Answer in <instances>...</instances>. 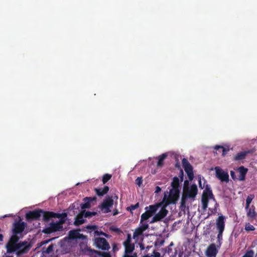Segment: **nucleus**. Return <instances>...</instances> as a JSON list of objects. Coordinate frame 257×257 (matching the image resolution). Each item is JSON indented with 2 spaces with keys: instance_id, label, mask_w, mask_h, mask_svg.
Wrapping results in <instances>:
<instances>
[{
  "instance_id": "obj_37",
  "label": "nucleus",
  "mask_w": 257,
  "mask_h": 257,
  "mask_svg": "<svg viewBox=\"0 0 257 257\" xmlns=\"http://www.w3.org/2000/svg\"><path fill=\"white\" fill-rule=\"evenodd\" d=\"M132 241V236L131 234L130 233H128L127 234V238L123 242V244L124 245H127V244H132L131 243Z\"/></svg>"
},
{
  "instance_id": "obj_29",
  "label": "nucleus",
  "mask_w": 257,
  "mask_h": 257,
  "mask_svg": "<svg viewBox=\"0 0 257 257\" xmlns=\"http://www.w3.org/2000/svg\"><path fill=\"white\" fill-rule=\"evenodd\" d=\"M254 246L251 245V246L246 251L242 257H253L254 255V252L252 249H251V247H253Z\"/></svg>"
},
{
  "instance_id": "obj_51",
  "label": "nucleus",
  "mask_w": 257,
  "mask_h": 257,
  "mask_svg": "<svg viewBox=\"0 0 257 257\" xmlns=\"http://www.w3.org/2000/svg\"><path fill=\"white\" fill-rule=\"evenodd\" d=\"M164 240L162 239V240H161L159 242L158 244H159V245H160V246H162V245H163L164 244Z\"/></svg>"
},
{
  "instance_id": "obj_39",
  "label": "nucleus",
  "mask_w": 257,
  "mask_h": 257,
  "mask_svg": "<svg viewBox=\"0 0 257 257\" xmlns=\"http://www.w3.org/2000/svg\"><path fill=\"white\" fill-rule=\"evenodd\" d=\"M139 206V203L138 202L135 205H131L130 206L127 207L126 208V210L128 211H132V210H135L136 209L138 208Z\"/></svg>"
},
{
  "instance_id": "obj_44",
  "label": "nucleus",
  "mask_w": 257,
  "mask_h": 257,
  "mask_svg": "<svg viewBox=\"0 0 257 257\" xmlns=\"http://www.w3.org/2000/svg\"><path fill=\"white\" fill-rule=\"evenodd\" d=\"M230 176H231V178L233 180H237V178L238 177H237L236 176L235 173V172L233 171H231L230 172Z\"/></svg>"
},
{
  "instance_id": "obj_34",
  "label": "nucleus",
  "mask_w": 257,
  "mask_h": 257,
  "mask_svg": "<svg viewBox=\"0 0 257 257\" xmlns=\"http://www.w3.org/2000/svg\"><path fill=\"white\" fill-rule=\"evenodd\" d=\"M201 202H202V208L204 209H205L207 207V206H208V198H205V197H202Z\"/></svg>"
},
{
  "instance_id": "obj_23",
  "label": "nucleus",
  "mask_w": 257,
  "mask_h": 257,
  "mask_svg": "<svg viewBox=\"0 0 257 257\" xmlns=\"http://www.w3.org/2000/svg\"><path fill=\"white\" fill-rule=\"evenodd\" d=\"M168 213V211L166 209L165 206L162 207L160 211L157 213L155 216L159 221L165 217Z\"/></svg>"
},
{
  "instance_id": "obj_47",
  "label": "nucleus",
  "mask_w": 257,
  "mask_h": 257,
  "mask_svg": "<svg viewBox=\"0 0 257 257\" xmlns=\"http://www.w3.org/2000/svg\"><path fill=\"white\" fill-rule=\"evenodd\" d=\"M142 178H139L138 177L137 179H136V183L139 185V186H140V185L142 184Z\"/></svg>"
},
{
  "instance_id": "obj_10",
  "label": "nucleus",
  "mask_w": 257,
  "mask_h": 257,
  "mask_svg": "<svg viewBox=\"0 0 257 257\" xmlns=\"http://www.w3.org/2000/svg\"><path fill=\"white\" fill-rule=\"evenodd\" d=\"M216 177L222 182H228L229 175L227 172H225L223 170L219 167L215 168Z\"/></svg>"
},
{
  "instance_id": "obj_40",
  "label": "nucleus",
  "mask_w": 257,
  "mask_h": 257,
  "mask_svg": "<svg viewBox=\"0 0 257 257\" xmlns=\"http://www.w3.org/2000/svg\"><path fill=\"white\" fill-rule=\"evenodd\" d=\"M198 182H199V186L201 189H203L205 187V184L206 183V180L204 179V178H203V179L204 181V184H202L201 182V177L200 175H199L198 176Z\"/></svg>"
},
{
  "instance_id": "obj_2",
  "label": "nucleus",
  "mask_w": 257,
  "mask_h": 257,
  "mask_svg": "<svg viewBox=\"0 0 257 257\" xmlns=\"http://www.w3.org/2000/svg\"><path fill=\"white\" fill-rule=\"evenodd\" d=\"M171 186L172 189L170 190L169 195V202L167 204L176 203L179 198L180 193V181L177 177H174L173 178Z\"/></svg>"
},
{
  "instance_id": "obj_12",
  "label": "nucleus",
  "mask_w": 257,
  "mask_h": 257,
  "mask_svg": "<svg viewBox=\"0 0 257 257\" xmlns=\"http://www.w3.org/2000/svg\"><path fill=\"white\" fill-rule=\"evenodd\" d=\"M85 252L88 255L93 256V253H95L99 256L102 257H111L110 252H102L91 248L90 247H86L84 248Z\"/></svg>"
},
{
  "instance_id": "obj_3",
  "label": "nucleus",
  "mask_w": 257,
  "mask_h": 257,
  "mask_svg": "<svg viewBox=\"0 0 257 257\" xmlns=\"http://www.w3.org/2000/svg\"><path fill=\"white\" fill-rule=\"evenodd\" d=\"M197 187L195 184L191 185L190 187L183 189L180 207L185 208L187 199L190 198L194 200L197 194Z\"/></svg>"
},
{
  "instance_id": "obj_58",
  "label": "nucleus",
  "mask_w": 257,
  "mask_h": 257,
  "mask_svg": "<svg viewBox=\"0 0 257 257\" xmlns=\"http://www.w3.org/2000/svg\"><path fill=\"white\" fill-rule=\"evenodd\" d=\"M102 235H104L106 237H108V235L107 234H106V233H104L103 232V234Z\"/></svg>"
},
{
  "instance_id": "obj_35",
  "label": "nucleus",
  "mask_w": 257,
  "mask_h": 257,
  "mask_svg": "<svg viewBox=\"0 0 257 257\" xmlns=\"http://www.w3.org/2000/svg\"><path fill=\"white\" fill-rule=\"evenodd\" d=\"M84 219H83L82 216L78 217L75 220V221L74 222V224L76 225H79L83 224L84 223Z\"/></svg>"
},
{
  "instance_id": "obj_42",
  "label": "nucleus",
  "mask_w": 257,
  "mask_h": 257,
  "mask_svg": "<svg viewBox=\"0 0 257 257\" xmlns=\"http://www.w3.org/2000/svg\"><path fill=\"white\" fill-rule=\"evenodd\" d=\"M218 233L217 235V239L219 245H221V240L222 239L223 232V231H218Z\"/></svg>"
},
{
  "instance_id": "obj_50",
  "label": "nucleus",
  "mask_w": 257,
  "mask_h": 257,
  "mask_svg": "<svg viewBox=\"0 0 257 257\" xmlns=\"http://www.w3.org/2000/svg\"><path fill=\"white\" fill-rule=\"evenodd\" d=\"M161 191V188L160 187H159V186H157L156 188L155 192L156 193H159Z\"/></svg>"
},
{
  "instance_id": "obj_48",
  "label": "nucleus",
  "mask_w": 257,
  "mask_h": 257,
  "mask_svg": "<svg viewBox=\"0 0 257 257\" xmlns=\"http://www.w3.org/2000/svg\"><path fill=\"white\" fill-rule=\"evenodd\" d=\"M159 220H158V219L157 218V217H156V216L155 215L153 218L152 219V220H151V221L150 222V223H153L155 222H157V221H158Z\"/></svg>"
},
{
  "instance_id": "obj_4",
  "label": "nucleus",
  "mask_w": 257,
  "mask_h": 257,
  "mask_svg": "<svg viewBox=\"0 0 257 257\" xmlns=\"http://www.w3.org/2000/svg\"><path fill=\"white\" fill-rule=\"evenodd\" d=\"M65 219L60 218V222L50 223V226L43 229L42 232L46 234H50L52 232L62 230L63 229L62 223L65 222Z\"/></svg>"
},
{
  "instance_id": "obj_61",
  "label": "nucleus",
  "mask_w": 257,
  "mask_h": 257,
  "mask_svg": "<svg viewBox=\"0 0 257 257\" xmlns=\"http://www.w3.org/2000/svg\"><path fill=\"white\" fill-rule=\"evenodd\" d=\"M114 197H115L116 199H117V198H118L117 196H115Z\"/></svg>"
},
{
  "instance_id": "obj_43",
  "label": "nucleus",
  "mask_w": 257,
  "mask_h": 257,
  "mask_svg": "<svg viewBox=\"0 0 257 257\" xmlns=\"http://www.w3.org/2000/svg\"><path fill=\"white\" fill-rule=\"evenodd\" d=\"M110 228L111 230L115 232L120 233L121 232V230L119 228L114 226H111Z\"/></svg>"
},
{
  "instance_id": "obj_27",
  "label": "nucleus",
  "mask_w": 257,
  "mask_h": 257,
  "mask_svg": "<svg viewBox=\"0 0 257 257\" xmlns=\"http://www.w3.org/2000/svg\"><path fill=\"white\" fill-rule=\"evenodd\" d=\"M214 149L218 151L219 153H222V155L224 156L227 152L229 151L228 149L225 148L223 146L216 145L214 147Z\"/></svg>"
},
{
  "instance_id": "obj_59",
  "label": "nucleus",
  "mask_w": 257,
  "mask_h": 257,
  "mask_svg": "<svg viewBox=\"0 0 257 257\" xmlns=\"http://www.w3.org/2000/svg\"><path fill=\"white\" fill-rule=\"evenodd\" d=\"M143 257H150V256L149 254H147V255L144 256Z\"/></svg>"
},
{
  "instance_id": "obj_38",
  "label": "nucleus",
  "mask_w": 257,
  "mask_h": 257,
  "mask_svg": "<svg viewBox=\"0 0 257 257\" xmlns=\"http://www.w3.org/2000/svg\"><path fill=\"white\" fill-rule=\"evenodd\" d=\"M97 213L96 212H91V211H86L84 213V217H91L93 216H95Z\"/></svg>"
},
{
  "instance_id": "obj_45",
  "label": "nucleus",
  "mask_w": 257,
  "mask_h": 257,
  "mask_svg": "<svg viewBox=\"0 0 257 257\" xmlns=\"http://www.w3.org/2000/svg\"><path fill=\"white\" fill-rule=\"evenodd\" d=\"M189 181L187 180H185L184 183L183 189H185L188 187H190V186H189Z\"/></svg>"
},
{
  "instance_id": "obj_52",
  "label": "nucleus",
  "mask_w": 257,
  "mask_h": 257,
  "mask_svg": "<svg viewBox=\"0 0 257 257\" xmlns=\"http://www.w3.org/2000/svg\"><path fill=\"white\" fill-rule=\"evenodd\" d=\"M53 239H54V238H51V239H49L47 240H45V241H43V243H44V244L47 243H48L49 241H50L52 240Z\"/></svg>"
},
{
  "instance_id": "obj_36",
  "label": "nucleus",
  "mask_w": 257,
  "mask_h": 257,
  "mask_svg": "<svg viewBox=\"0 0 257 257\" xmlns=\"http://www.w3.org/2000/svg\"><path fill=\"white\" fill-rule=\"evenodd\" d=\"M245 230L246 231H253L255 230V227L249 223L245 224Z\"/></svg>"
},
{
  "instance_id": "obj_55",
  "label": "nucleus",
  "mask_w": 257,
  "mask_h": 257,
  "mask_svg": "<svg viewBox=\"0 0 257 257\" xmlns=\"http://www.w3.org/2000/svg\"><path fill=\"white\" fill-rule=\"evenodd\" d=\"M181 174L180 177H181V181H182L183 179V172L182 170H181Z\"/></svg>"
},
{
  "instance_id": "obj_32",
  "label": "nucleus",
  "mask_w": 257,
  "mask_h": 257,
  "mask_svg": "<svg viewBox=\"0 0 257 257\" xmlns=\"http://www.w3.org/2000/svg\"><path fill=\"white\" fill-rule=\"evenodd\" d=\"M151 217V214H150L147 211H146L141 215L140 223H142L144 221L148 220Z\"/></svg>"
},
{
  "instance_id": "obj_15",
  "label": "nucleus",
  "mask_w": 257,
  "mask_h": 257,
  "mask_svg": "<svg viewBox=\"0 0 257 257\" xmlns=\"http://www.w3.org/2000/svg\"><path fill=\"white\" fill-rule=\"evenodd\" d=\"M235 170L237 173H239L237 180L240 181H244L245 179L246 175L248 171L247 168H245L243 166H241L237 168Z\"/></svg>"
},
{
  "instance_id": "obj_20",
  "label": "nucleus",
  "mask_w": 257,
  "mask_h": 257,
  "mask_svg": "<svg viewBox=\"0 0 257 257\" xmlns=\"http://www.w3.org/2000/svg\"><path fill=\"white\" fill-rule=\"evenodd\" d=\"M250 152V151H243L238 153L233 158V160L235 161H241L244 159L247 154Z\"/></svg>"
},
{
  "instance_id": "obj_8",
  "label": "nucleus",
  "mask_w": 257,
  "mask_h": 257,
  "mask_svg": "<svg viewBox=\"0 0 257 257\" xmlns=\"http://www.w3.org/2000/svg\"><path fill=\"white\" fill-rule=\"evenodd\" d=\"M182 162L183 167L185 172L186 173L189 180L192 181L194 178L192 166L191 165L188 161L185 158L183 159Z\"/></svg>"
},
{
  "instance_id": "obj_21",
  "label": "nucleus",
  "mask_w": 257,
  "mask_h": 257,
  "mask_svg": "<svg viewBox=\"0 0 257 257\" xmlns=\"http://www.w3.org/2000/svg\"><path fill=\"white\" fill-rule=\"evenodd\" d=\"M160 206V204H156L147 206L145 208V209L152 216Z\"/></svg>"
},
{
  "instance_id": "obj_25",
  "label": "nucleus",
  "mask_w": 257,
  "mask_h": 257,
  "mask_svg": "<svg viewBox=\"0 0 257 257\" xmlns=\"http://www.w3.org/2000/svg\"><path fill=\"white\" fill-rule=\"evenodd\" d=\"M109 189L107 186H104L103 188H95V191L98 196H102L108 192Z\"/></svg>"
},
{
  "instance_id": "obj_26",
  "label": "nucleus",
  "mask_w": 257,
  "mask_h": 257,
  "mask_svg": "<svg viewBox=\"0 0 257 257\" xmlns=\"http://www.w3.org/2000/svg\"><path fill=\"white\" fill-rule=\"evenodd\" d=\"M167 157V153H164L158 157L157 167H162L164 165V161L166 158Z\"/></svg>"
},
{
  "instance_id": "obj_49",
  "label": "nucleus",
  "mask_w": 257,
  "mask_h": 257,
  "mask_svg": "<svg viewBox=\"0 0 257 257\" xmlns=\"http://www.w3.org/2000/svg\"><path fill=\"white\" fill-rule=\"evenodd\" d=\"M136 253H134L133 255L124 254L123 257H136Z\"/></svg>"
},
{
  "instance_id": "obj_33",
  "label": "nucleus",
  "mask_w": 257,
  "mask_h": 257,
  "mask_svg": "<svg viewBox=\"0 0 257 257\" xmlns=\"http://www.w3.org/2000/svg\"><path fill=\"white\" fill-rule=\"evenodd\" d=\"M112 176L110 174H104L102 179V181L103 184H105L107 183L111 178Z\"/></svg>"
},
{
  "instance_id": "obj_6",
  "label": "nucleus",
  "mask_w": 257,
  "mask_h": 257,
  "mask_svg": "<svg viewBox=\"0 0 257 257\" xmlns=\"http://www.w3.org/2000/svg\"><path fill=\"white\" fill-rule=\"evenodd\" d=\"M42 216L43 217V220L45 222H48L51 218H65L67 216V214L65 213H59L43 210Z\"/></svg>"
},
{
  "instance_id": "obj_41",
  "label": "nucleus",
  "mask_w": 257,
  "mask_h": 257,
  "mask_svg": "<svg viewBox=\"0 0 257 257\" xmlns=\"http://www.w3.org/2000/svg\"><path fill=\"white\" fill-rule=\"evenodd\" d=\"M254 197V195L253 194H250L248 195L246 199V204H250Z\"/></svg>"
},
{
  "instance_id": "obj_30",
  "label": "nucleus",
  "mask_w": 257,
  "mask_h": 257,
  "mask_svg": "<svg viewBox=\"0 0 257 257\" xmlns=\"http://www.w3.org/2000/svg\"><path fill=\"white\" fill-rule=\"evenodd\" d=\"M19 237L17 236V234H13L8 242L13 244H19Z\"/></svg>"
},
{
  "instance_id": "obj_17",
  "label": "nucleus",
  "mask_w": 257,
  "mask_h": 257,
  "mask_svg": "<svg viewBox=\"0 0 257 257\" xmlns=\"http://www.w3.org/2000/svg\"><path fill=\"white\" fill-rule=\"evenodd\" d=\"M217 252L215 244L212 243L207 247L206 251V255L208 257H215Z\"/></svg>"
},
{
  "instance_id": "obj_31",
  "label": "nucleus",
  "mask_w": 257,
  "mask_h": 257,
  "mask_svg": "<svg viewBox=\"0 0 257 257\" xmlns=\"http://www.w3.org/2000/svg\"><path fill=\"white\" fill-rule=\"evenodd\" d=\"M54 244H51L48 247H43L42 248L43 252L46 254H49L52 252L53 250Z\"/></svg>"
},
{
  "instance_id": "obj_1",
  "label": "nucleus",
  "mask_w": 257,
  "mask_h": 257,
  "mask_svg": "<svg viewBox=\"0 0 257 257\" xmlns=\"http://www.w3.org/2000/svg\"><path fill=\"white\" fill-rule=\"evenodd\" d=\"M31 245L27 241L19 242V244H13L8 242L6 245L7 253L9 254L15 252L18 256H20L28 252Z\"/></svg>"
},
{
  "instance_id": "obj_53",
  "label": "nucleus",
  "mask_w": 257,
  "mask_h": 257,
  "mask_svg": "<svg viewBox=\"0 0 257 257\" xmlns=\"http://www.w3.org/2000/svg\"><path fill=\"white\" fill-rule=\"evenodd\" d=\"M249 205H250V204H249V203H248V205H247V204H246V205H245V209H246L247 211H248V209H249V208H250L249 207Z\"/></svg>"
},
{
  "instance_id": "obj_9",
  "label": "nucleus",
  "mask_w": 257,
  "mask_h": 257,
  "mask_svg": "<svg viewBox=\"0 0 257 257\" xmlns=\"http://www.w3.org/2000/svg\"><path fill=\"white\" fill-rule=\"evenodd\" d=\"M43 210L37 209L33 211H30L26 215V219L28 221L33 220H39L40 217L42 215Z\"/></svg>"
},
{
  "instance_id": "obj_16",
  "label": "nucleus",
  "mask_w": 257,
  "mask_h": 257,
  "mask_svg": "<svg viewBox=\"0 0 257 257\" xmlns=\"http://www.w3.org/2000/svg\"><path fill=\"white\" fill-rule=\"evenodd\" d=\"M69 236L70 239H85L86 238V236L85 235L80 233L79 230L73 229L70 230L69 232Z\"/></svg>"
},
{
  "instance_id": "obj_11",
  "label": "nucleus",
  "mask_w": 257,
  "mask_h": 257,
  "mask_svg": "<svg viewBox=\"0 0 257 257\" xmlns=\"http://www.w3.org/2000/svg\"><path fill=\"white\" fill-rule=\"evenodd\" d=\"M26 226V223L23 222L20 219L18 221L15 222L13 224V234L21 233L24 230Z\"/></svg>"
},
{
  "instance_id": "obj_56",
  "label": "nucleus",
  "mask_w": 257,
  "mask_h": 257,
  "mask_svg": "<svg viewBox=\"0 0 257 257\" xmlns=\"http://www.w3.org/2000/svg\"><path fill=\"white\" fill-rule=\"evenodd\" d=\"M4 236L3 234H0V241H3Z\"/></svg>"
},
{
  "instance_id": "obj_19",
  "label": "nucleus",
  "mask_w": 257,
  "mask_h": 257,
  "mask_svg": "<svg viewBox=\"0 0 257 257\" xmlns=\"http://www.w3.org/2000/svg\"><path fill=\"white\" fill-rule=\"evenodd\" d=\"M246 216L248 220L250 221L256 219L257 213L255 211V208L253 206H252L247 211Z\"/></svg>"
},
{
  "instance_id": "obj_28",
  "label": "nucleus",
  "mask_w": 257,
  "mask_h": 257,
  "mask_svg": "<svg viewBox=\"0 0 257 257\" xmlns=\"http://www.w3.org/2000/svg\"><path fill=\"white\" fill-rule=\"evenodd\" d=\"M125 248V254H128L129 253L132 252L135 249V245L134 244H127L124 245Z\"/></svg>"
},
{
  "instance_id": "obj_14",
  "label": "nucleus",
  "mask_w": 257,
  "mask_h": 257,
  "mask_svg": "<svg viewBox=\"0 0 257 257\" xmlns=\"http://www.w3.org/2000/svg\"><path fill=\"white\" fill-rule=\"evenodd\" d=\"M141 224V225H140V226L135 229L133 233L134 239H136L139 236L142 235L144 231L149 228V224L148 223H142Z\"/></svg>"
},
{
  "instance_id": "obj_18",
  "label": "nucleus",
  "mask_w": 257,
  "mask_h": 257,
  "mask_svg": "<svg viewBox=\"0 0 257 257\" xmlns=\"http://www.w3.org/2000/svg\"><path fill=\"white\" fill-rule=\"evenodd\" d=\"M96 200V197H85L84 198V203L81 204V207L82 209H85L86 208H89L91 206V203L93 201H95Z\"/></svg>"
},
{
  "instance_id": "obj_60",
  "label": "nucleus",
  "mask_w": 257,
  "mask_h": 257,
  "mask_svg": "<svg viewBox=\"0 0 257 257\" xmlns=\"http://www.w3.org/2000/svg\"><path fill=\"white\" fill-rule=\"evenodd\" d=\"M157 244H158V243H157V242L156 241V242H155V245H157Z\"/></svg>"
},
{
  "instance_id": "obj_7",
  "label": "nucleus",
  "mask_w": 257,
  "mask_h": 257,
  "mask_svg": "<svg viewBox=\"0 0 257 257\" xmlns=\"http://www.w3.org/2000/svg\"><path fill=\"white\" fill-rule=\"evenodd\" d=\"M94 244L97 248L103 250H108L110 247L108 241L103 237H96L94 239Z\"/></svg>"
},
{
  "instance_id": "obj_13",
  "label": "nucleus",
  "mask_w": 257,
  "mask_h": 257,
  "mask_svg": "<svg viewBox=\"0 0 257 257\" xmlns=\"http://www.w3.org/2000/svg\"><path fill=\"white\" fill-rule=\"evenodd\" d=\"M225 217L222 215L219 216L216 220V228L218 231H224L225 225Z\"/></svg>"
},
{
  "instance_id": "obj_46",
  "label": "nucleus",
  "mask_w": 257,
  "mask_h": 257,
  "mask_svg": "<svg viewBox=\"0 0 257 257\" xmlns=\"http://www.w3.org/2000/svg\"><path fill=\"white\" fill-rule=\"evenodd\" d=\"M153 253H154L153 257H161L160 253L159 252L154 250Z\"/></svg>"
},
{
  "instance_id": "obj_22",
  "label": "nucleus",
  "mask_w": 257,
  "mask_h": 257,
  "mask_svg": "<svg viewBox=\"0 0 257 257\" xmlns=\"http://www.w3.org/2000/svg\"><path fill=\"white\" fill-rule=\"evenodd\" d=\"M213 197L212 191L210 187V186L206 184L205 186V189L203 191L202 197H205L207 198H211Z\"/></svg>"
},
{
  "instance_id": "obj_57",
  "label": "nucleus",
  "mask_w": 257,
  "mask_h": 257,
  "mask_svg": "<svg viewBox=\"0 0 257 257\" xmlns=\"http://www.w3.org/2000/svg\"><path fill=\"white\" fill-rule=\"evenodd\" d=\"M4 257H14V256L12 255L9 254V255H6L5 256H4Z\"/></svg>"
},
{
  "instance_id": "obj_54",
  "label": "nucleus",
  "mask_w": 257,
  "mask_h": 257,
  "mask_svg": "<svg viewBox=\"0 0 257 257\" xmlns=\"http://www.w3.org/2000/svg\"><path fill=\"white\" fill-rule=\"evenodd\" d=\"M118 213V210L117 209H115L113 210V215H116Z\"/></svg>"
},
{
  "instance_id": "obj_24",
  "label": "nucleus",
  "mask_w": 257,
  "mask_h": 257,
  "mask_svg": "<svg viewBox=\"0 0 257 257\" xmlns=\"http://www.w3.org/2000/svg\"><path fill=\"white\" fill-rule=\"evenodd\" d=\"M86 228L88 229L91 230L90 233H91L92 231H94V236H99L103 234V232L98 230V226L96 225H87Z\"/></svg>"
},
{
  "instance_id": "obj_5",
  "label": "nucleus",
  "mask_w": 257,
  "mask_h": 257,
  "mask_svg": "<svg viewBox=\"0 0 257 257\" xmlns=\"http://www.w3.org/2000/svg\"><path fill=\"white\" fill-rule=\"evenodd\" d=\"M113 203V197L107 196L99 206V208L103 213H107L110 212V208L112 207Z\"/></svg>"
}]
</instances>
